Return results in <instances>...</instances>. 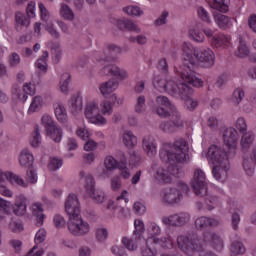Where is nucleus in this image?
<instances>
[{
	"mask_svg": "<svg viewBox=\"0 0 256 256\" xmlns=\"http://www.w3.org/2000/svg\"><path fill=\"white\" fill-rule=\"evenodd\" d=\"M32 147H39L41 145V132H39V126L36 125L32 133V139L30 140Z\"/></svg>",
	"mask_w": 256,
	"mask_h": 256,
	"instance_id": "38",
	"label": "nucleus"
},
{
	"mask_svg": "<svg viewBox=\"0 0 256 256\" xmlns=\"http://www.w3.org/2000/svg\"><path fill=\"white\" fill-rule=\"evenodd\" d=\"M54 111L56 119H58L60 123H67V110L65 109V106H63V104H56Z\"/></svg>",
	"mask_w": 256,
	"mask_h": 256,
	"instance_id": "28",
	"label": "nucleus"
},
{
	"mask_svg": "<svg viewBox=\"0 0 256 256\" xmlns=\"http://www.w3.org/2000/svg\"><path fill=\"white\" fill-rule=\"evenodd\" d=\"M85 189L86 193H92L95 191V178H93V175L88 174L85 179Z\"/></svg>",
	"mask_w": 256,
	"mask_h": 256,
	"instance_id": "47",
	"label": "nucleus"
},
{
	"mask_svg": "<svg viewBox=\"0 0 256 256\" xmlns=\"http://www.w3.org/2000/svg\"><path fill=\"white\" fill-rule=\"evenodd\" d=\"M182 199L183 194L181 193V190L177 188L165 189L162 195V201L166 205H177L178 203H181Z\"/></svg>",
	"mask_w": 256,
	"mask_h": 256,
	"instance_id": "14",
	"label": "nucleus"
},
{
	"mask_svg": "<svg viewBox=\"0 0 256 256\" xmlns=\"http://www.w3.org/2000/svg\"><path fill=\"white\" fill-rule=\"evenodd\" d=\"M248 56H249V48L247 47V44H245V41L240 39L238 50L236 51V57H240V59H243Z\"/></svg>",
	"mask_w": 256,
	"mask_h": 256,
	"instance_id": "37",
	"label": "nucleus"
},
{
	"mask_svg": "<svg viewBox=\"0 0 256 256\" xmlns=\"http://www.w3.org/2000/svg\"><path fill=\"white\" fill-rule=\"evenodd\" d=\"M142 147L148 157H155L157 155V144L153 136H146L142 140Z\"/></svg>",
	"mask_w": 256,
	"mask_h": 256,
	"instance_id": "18",
	"label": "nucleus"
},
{
	"mask_svg": "<svg viewBox=\"0 0 256 256\" xmlns=\"http://www.w3.org/2000/svg\"><path fill=\"white\" fill-rule=\"evenodd\" d=\"M129 165H131L132 167H137V165H141V156L136 152H131Z\"/></svg>",
	"mask_w": 256,
	"mask_h": 256,
	"instance_id": "57",
	"label": "nucleus"
},
{
	"mask_svg": "<svg viewBox=\"0 0 256 256\" xmlns=\"http://www.w3.org/2000/svg\"><path fill=\"white\" fill-rule=\"evenodd\" d=\"M63 165V160L57 157L50 158L48 169L50 171H57Z\"/></svg>",
	"mask_w": 256,
	"mask_h": 256,
	"instance_id": "49",
	"label": "nucleus"
},
{
	"mask_svg": "<svg viewBox=\"0 0 256 256\" xmlns=\"http://www.w3.org/2000/svg\"><path fill=\"white\" fill-rule=\"evenodd\" d=\"M219 222L213 218L201 216L195 220L196 229H207V227H216Z\"/></svg>",
	"mask_w": 256,
	"mask_h": 256,
	"instance_id": "23",
	"label": "nucleus"
},
{
	"mask_svg": "<svg viewBox=\"0 0 256 256\" xmlns=\"http://www.w3.org/2000/svg\"><path fill=\"white\" fill-rule=\"evenodd\" d=\"M60 15L66 21H73L75 19V13L69 5L62 3L60 7Z\"/></svg>",
	"mask_w": 256,
	"mask_h": 256,
	"instance_id": "29",
	"label": "nucleus"
},
{
	"mask_svg": "<svg viewBox=\"0 0 256 256\" xmlns=\"http://www.w3.org/2000/svg\"><path fill=\"white\" fill-rule=\"evenodd\" d=\"M69 81H71V74L64 73L61 76L60 80V91H62L65 95L69 93Z\"/></svg>",
	"mask_w": 256,
	"mask_h": 256,
	"instance_id": "34",
	"label": "nucleus"
},
{
	"mask_svg": "<svg viewBox=\"0 0 256 256\" xmlns=\"http://www.w3.org/2000/svg\"><path fill=\"white\" fill-rule=\"evenodd\" d=\"M7 183H16L20 187H27L28 183L21 177L11 172H0V193L4 197H13V192L7 187Z\"/></svg>",
	"mask_w": 256,
	"mask_h": 256,
	"instance_id": "6",
	"label": "nucleus"
},
{
	"mask_svg": "<svg viewBox=\"0 0 256 256\" xmlns=\"http://www.w3.org/2000/svg\"><path fill=\"white\" fill-rule=\"evenodd\" d=\"M102 113L103 115H111L113 113V104L105 100L102 103Z\"/></svg>",
	"mask_w": 256,
	"mask_h": 256,
	"instance_id": "60",
	"label": "nucleus"
},
{
	"mask_svg": "<svg viewBox=\"0 0 256 256\" xmlns=\"http://www.w3.org/2000/svg\"><path fill=\"white\" fill-rule=\"evenodd\" d=\"M9 228L13 233H21L23 231V223L21 222H10Z\"/></svg>",
	"mask_w": 256,
	"mask_h": 256,
	"instance_id": "63",
	"label": "nucleus"
},
{
	"mask_svg": "<svg viewBox=\"0 0 256 256\" xmlns=\"http://www.w3.org/2000/svg\"><path fill=\"white\" fill-rule=\"evenodd\" d=\"M191 219V215L187 212H179L170 216L162 217V223L169 225L170 227H183L188 224Z\"/></svg>",
	"mask_w": 256,
	"mask_h": 256,
	"instance_id": "10",
	"label": "nucleus"
},
{
	"mask_svg": "<svg viewBox=\"0 0 256 256\" xmlns=\"http://www.w3.org/2000/svg\"><path fill=\"white\" fill-rule=\"evenodd\" d=\"M47 59H49V52L44 51L42 56L37 60L35 66L43 73H47Z\"/></svg>",
	"mask_w": 256,
	"mask_h": 256,
	"instance_id": "33",
	"label": "nucleus"
},
{
	"mask_svg": "<svg viewBox=\"0 0 256 256\" xmlns=\"http://www.w3.org/2000/svg\"><path fill=\"white\" fill-rule=\"evenodd\" d=\"M231 169L229 159H225L223 162L214 164L212 168V175L217 181H221L223 177H227V172Z\"/></svg>",
	"mask_w": 256,
	"mask_h": 256,
	"instance_id": "16",
	"label": "nucleus"
},
{
	"mask_svg": "<svg viewBox=\"0 0 256 256\" xmlns=\"http://www.w3.org/2000/svg\"><path fill=\"white\" fill-rule=\"evenodd\" d=\"M123 11L127 15H132L134 17H141V15H143V10L138 6H127L123 8Z\"/></svg>",
	"mask_w": 256,
	"mask_h": 256,
	"instance_id": "44",
	"label": "nucleus"
},
{
	"mask_svg": "<svg viewBox=\"0 0 256 256\" xmlns=\"http://www.w3.org/2000/svg\"><path fill=\"white\" fill-rule=\"evenodd\" d=\"M117 27L120 29V31H131L132 33H141V28L133 21L129 19L124 20H118L117 21Z\"/></svg>",
	"mask_w": 256,
	"mask_h": 256,
	"instance_id": "22",
	"label": "nucleus"
},
{
	"mask_svg": "<svg viewBox=\"0 0 256 256\" xmlns=\"http://www.w3.org/2000/svg\"><path fill=\"white\" fill-rule=\"evenodd\" d=\"M20 165L22 167H26L28 170L26 171V179L29 183H35L37 181V173L33 170V163L35 158H33V154L29 151V149H23L20 153Z\"/></svg>",
	"mask_w": 256,
	"mask_h": 256,
	"instance_id": "7",
	"label": "nucleus"
},
{
	"mask_svg": "<svg viewBox=\"0 0 256 256\" xmlns=\"http://www.w3.org/2000/svg\"><path fill=\"white\" fill-rule=\"evenodd\" d=\"M88 195H90L91 199L95 201V203H103L105 201V192L101 190L94 189L92 192H88Z\"/></svg>",
	"mask_w": 256,
	"mask_h": 256,
	"instance_id": "39",
	"label": "nucleus"
},
{
	"mask_svg": "<svg viewBox=\"0 0 256 256\" xmlns=\"http://www.w3.org/2000/svg\"><path fill=\"white\" fill-rule=\"evenodd\" d=\"M54 224H55V227L57 229H61L63 228L65 225H66V221H65V218H63V216L59 215V214H56L54 216Z\"/></svg>",
	"mask_w": 256,
	"mask_h": 256,
	"instance_id": "61",
	"label": "nucleus"
},
{
	"mask_svg": "<svg viewBox=\"0 0 256 256\" xmlns=\"http://www.w3.org/2000/svg\"><path fill=\"white\" fill-rule=\"evenodd\" d=\"M110 185H111L112 191H119V189H121V187L123 186L121 183V177L119 176L112 177Z\"/></svg>",
	"mask_w": 256,
	"mask_h": 256,
	"instance_id": "59",
	"label": "nucleus"
},
{
	"mask_svg": "<svg viewBox=\"0 0 256 256\" xmlns=\"http://www.w3.org/2000/svg\"><path fill=\"white\" fill-rule=\"evenodd\" d=\"M194 56L200 63L201 67L209 69L215 65V53H213L209 48L194 50Z\"/></svg>",
	"mask_w": 256,
	"mask_h": 256,
	"instance_id": "11",
	"label": "nucleus"
},
{
	"mask_svg": "<svg viewBox=\"0 0 256 256\" xmlns=\"http://www.w3.org/2000/svg\"><path fill=\"white\" fill-rule=\"evenodd\" d=\"M183 173H181V170L177 168L175 165L168 166V170H165L163 168H159L156 172V179L160 183H171L173 181V177H181Z\"/></svg>",
	"mask_w": 256,
	"mask_h": 256,
	"instance_id": "12",
	"label": "nucleus"
},
{
	"mask_svg": "<svg viewBox=\"0 0 256 256\" xmlns=\"http://www.w3.org/2000/svg\"><path fill=\"white\" fill-rule=\"evenodd\" d=\"M170 120L160 124V129L165 133H175L178 129L184 127L185 122L181 117V113L177 111V108H173L170 113Z\"/></svg>",
	"mask_w": 256,
	"mask_h": 256,
	"instance_id": "8",
	"label": "nucleus"
},
{
	"mask_svg": "<svg viewBox=\"0 0 256 256\" xmlns=\"http://www.w3.org/2000/svg\"><path fill=\"white\" fill-rule=\"evenodd\" d=\"M184 101H185L186 109L188 111H195V109L197 108V105H199V103L193 100L191 97L184 99Z\"/></svg>",
	"mask_w": 256,
	"mask_h": 256,
	"instance_id": "62",
	"label": "nucleus"
},
{
	"mask_svg": "<svg viewBox=\"0 0 256 256\" xmlns=\"http://www.w3.org/2000/svg\"><path fill=\"white\" fill-rule=\"evenodd\" d=\"M189 145L185 139L176 140L170 150H162L160 159L165 163H185L189 159Z\"/></svg>",
	"mask_w": 256,
	"mask_h": 256,
	"instance_id": "4",
	"label": "nucleus"
},
{
	"mask_svg": "<svg viewBox=\"0 0 256 256\" xmlns=\"http://www.w3.org/2000/svg\"><path fill=\"white\" fill-rule=\"evenodd\" d=\"M214 21L220 29H227L231 25V18L219 13H214Z\"/></svg>",
	"mask_w": 256,
	"mask_h": 256,
	"instance_id": "27",
	"label": "nucleus"
},
{
	"mask_svg": "<svg viewBox=\"0 0 256 256\" xmlns=\"http://www.w3.org/2000/svg\"><path fill=\"white\" fill-rule=\"evenodd\" d=\"M197 14L199 19H201V21H204V23H211V16H209V12H207L205 8L199 7L197 10Z\"/></svg>",
	"mask_w": 256,
	"mask_h": 256,
	"instance_id": "53",
	"label": "nucleus"
},
{
	"mask_svg": "<svg viewBox=\"0 0 256 256\" xmlns=\"http://www.w3.org/2000/svg\"><path fill=\"white\" fill-rule=\"evenodd\" d=\"M204 241L205 243H210L216 251H221V249H223V240H221V237L214 232H205Z\"/></svg>",
	"mask_w": 256,
	"mask_h": 256,
	"instance_id": "21",
	"label": "nucleus"
},
{
	"mask_svg": "<svg viewBox=\"0 0 256 256\" xmlns=\"http://www.w3.org/2000/svg\"><path fill=\"white\" fill-rule=\"evenodd\" d=\"M224 145L228 149V154L225 150L217 145H211L207 152V159L212 161L214 165L223 163L225 159L235 157V149L237 148V131L235 128H228L223 134Z\"/></svg>",
	"mask_w": 256,
	"mask_h": 256,
	"instance_id": "3",
	"label": "nucleus"
},
{
	"mask_svg": "<svg viewBox=\"0 0 256 256\" xmlns=\"http://www.w3.org/2000/svg\"><path fill=\"white\" fill-rule=\"evenodd\" d=\"M101 75H113V77H118L120 81H125L129 79V73L127 70L119 68L117 65H107L100 70Z\"/></svg>",
	"mask_w": 256,
	"mask_h": 256,
	"instance_id": "15",
	"label": "nucleus"
},
{
	"mask_svg": "<svg viewBox=\"0 0 256 256\" xmlns=\"http://www.w3.org/2000/svg\"><path fill=\"white\" fill-rule=\"evenodd\" d=\"M156 103L157 105H162V107H168V109L171 110L175 108V106L171 104V101H169V98H167L166 96H158L156 98Z\"/></svg>",
	"mask_w": 256,
	"mask_h": 256,
	"instance_id": "52",
	"label": "nucleus"
},
{
	"mask_svg": "<svg viewBox=\"0 0 256 256\" xmlns=\"http://www.w3.org/2000/svg\"><path fill=\"white\" fill-rule=\"evenodd\" d=\"M145 111V96H139L135 105L136 113H143Z\"/></svg>",
	"mask_w": 256,
	"mask_h": 256,
	"instance_id": "58",
	"label": "nucleus"
},
{
	"mask_svg": "<svg viewBox=\"0 0 256 256\" xmlns=\"http://www.w3.org/2000/svg\"><path fill=\"white\" fill-rule=\"evenodd\" d=\"M42 124L44 125L46 131H49V129H52V127H55L57 124H55V121H53V118L49 115L42 116Z\"/></svg>",
	"mask_w": 256,
	"mask_h": 256,
	"instance_id": "54",
	"label": "nucleus"
},
{
	"mask_svg": "<svg viewBox=\"0 0 256 256\" xmlns=\"http://www.w3.org/2000/svg\"><path fill=\"white\" fill-rule=\"evenodd\" d=\"M253 141H255V135L251 132H247L243 134L240 145L244 151H247V149L253 145Z\"/></svg>",
	"mask_w": 256,
	"mask_h": 256,
	"instance_id": "30",
	"label": "nucleus"
},
{
	"mask_svg": "<svg viewBox=\"0 0 256 256\" xmlns=\"http://www.w3.org/2000/svg\"><path fill=\"white\" fill-rule=\"evenodd\" d=\"M32 214L36 217V223L38 227L43 225L45 220V214H43V205L39 202L32 204Z\"/></svg>",
	"mask_w": 256,
	"mask_h": 256,
	"instance_id": "25",
	"label": "nucleus"
},
{
	"mask_svg": "<svg viewBox=\"0 0 256 256\" xmlns=\"http://www.w3.org/2000/svg\"><path fill=\"white\" fill-rule=\"evenodd\" d=\"M122 243L128 251H135L137 249V237L135 238H129V237H124L122 239Z\"/></svg>",
	"mask_w": 256,
	"mask_h": 256,
	"instance_id": "40",
	"label": "nucleus"
},
{
	"mask_svg": "<svg viewBox=\"0 0 256 256\" xmlns=\"http://www.w3.org/2000/svg\"><path fill=\"white\" fill-rule=\"evenodd\" d=\"M163 240L157 238L156 236H151L146 240V247L142 248V256H157V248L155 245H161Z\"/></svg>",
	"mask_w": 256,
	"mask_h": 256,
	"instance_id": "17",
	"label": "nucleus"
},
{
	"mask_svg": "<svg viewBox=\"0 0 256 256\" xmlns=\"http://www.w3.org/2000/svg\"><path fill=\"white\" fill-rule=\"evenodd\" d=\"M104 165L107 171H114V169L119 167V162H117L113 156H107L104 160Z\"/></svg>",
	"mask_w": 256,
	"mask_h": 256,
	"instance_id": "43",
	"label": "nucleus"
},
{
	"mask_svg": "<svg viewBox=\"0 0 256 256\" xmlns=\"http://www.w3.org/2000/svg\"><path fill=\"white\" fill-rule=\"evenodd\" d=\"M65 211L69 216L68 230L75 237H83L89 233V223L83 221L81 218V208L79 206V199L77 195L70 194L65 202Z\"/></svg>",
	"mask_w": 256,
	"mask_h": 256,
	"instance_id": "2",
	"label": "nucleus"
},
{
	"mask_svg": "<svg viewBox=\"0 0 256 256\" xmlns=\"http://www.w3.org/2000/svg\"><path fill=\"white\" fill-rule=\"evenodd\" d=\"M47 137H50L54 143H61L63 137V130L59 126H54L46 131Z\"/></svg>",
	"mask_w": 256,
	"mask_h": 256,
	"instance_id": "26",
	"label": "nucleus"
},
{
	"mask_svg": "<svg viewBox=\"0 0 256 256\" xmlns=\"http://www.w3.org/2000/svg\"><path fill=\"white\" fill-rule=\"evenodd\" d=\"M230 251L233 256L245 254L246 248L242 242L236 241L231 244Z\"/></svg>",
	"mask_w": 256,
	"mask_h": 256,
	"instance_id": "36",
	"label": "nucleus"
},
{
	"mask_svg": "<svg viewBox=\"0 0 256 256\" xmlns=\"http://www.w3.org/2000/svg\"><path fill=\"white\" fill-rule=\"evenodd\" d=\"M123 143L129 149H133L137 145V136L133 135L131 131H126L123 135Z\"/></svg>",
	"mask_w": 256,
	"mask_h": 256,
	"instance_id": "31",
	"label": "nucleus"
},
{
	"mask_svg": "<svg viewBox=\"0 0 256 256\" xmlns=\"http://www.w3.org/2000/svg\"><path fill=\"white\" fill-rule=\"evenodd\" d=\"M84 115L90 123H94L95 125H105L107 123V120L99 114V106L95 103L86 105Z\"/></svg>",
	"mask_w": 256,
	"mask_h": 256,
	"instance_id": "13",
	"label": "nucleus"
},
{
	"mask_svg": "<svg viewBox=\"0 0 256 256\" xmlns=\"http://www.w3.org/2000/svg\"><path fill=\"white\" fill-rule=\"evenodd\" d=\"M15 22L22 27H29L30 20L25 16V14L21 12H16L15 14Z\"/></svg>",
	"mask_w": 256,
	"mask_h": 256,
	"instance_id": "46",
	"label": "nucleus"
},
{
	"mask_svg": "<svg viewBox=\"0 0 256 256\" xmlns=\"http://www.w3.org/2000/svg\"><path fill=\"white\" fill-rule=\"evenodd\" d=\"M134 227H135L134 235L136 239H141V235L143 231H145V224H143V221L141 220H135Z\"/></svg>",
	"mask_w": 256,
	"mask_h": 256,
	"instance_id": "48",
	"label": "nucleus"
},
{
	"mask_svg": "<svg viewBox=\"0 0 256 256\" xmlns=\"http://www.w3.org/2000/svg\"><path fill=\"white\" fill-rule=\"evenodd\" d=\"M13 213L18 217H23L27 213V198L24 195L16 197L13 205Z\"/></svg>",
	"mask_w": 256,
	"mask_h": 256,
	"instance_id": "20",
	"label": "nucleus"
},
{
	"mask_svg": "<svg viewBox=\"0 0 256 256\" xmlns=\"http://www.w3.org/2000/svg\"><path fill=\"white\" fill-rule=\"evenodd\" d=\"M191 185L195 195L198 197H207V182H205V172L203 170H195Z\"/></svg>",
	"mask_w": 256,
	"mask_h": 256,
	"instance_id": "9",
	"label": "nucleus"
},
{
	"mask_svg": "<svg viewBox=\"0 0 256 256\" xmlns=\"http://www.w3.org/2000/svg\"><path fill=\"white\" fill-rule=\"evenodd\" d=\"M179 249L186 255H193L196 251H201V241L199 236L195 233L188 234L187 236H179L177 238Z\"/></svg>",
	"mask_w": 256,
	"mask_h": 256,
	"instance_id": "5",
	"label": "nucleus"
},
{
	"mask_svg": "<svg viewBox=\"0 0 256 256\" xmlns=\"http://www.w3.org/2000/svg\"><path fill=\"white\" fill-rule=\"evenodd\" d=\"M119 87V81L112 79L109 80L108 82L102 84L99 89L101 94L105 97L106 95H109L113 93L116 89Z\"/></svg>",
	"mask_w": 256,
	"mask_h": 256,
	"instance_id": "24",
	"label": "nucleus"
},
{
	"mask_svg": "<svg viewBox=\"0 0 256 256\" xmlns=\"http://www.w3.org/2000/svg\"><path fill=\"white\" fill-rule=\"evenodd\" d=\"M228 42L229 38H227V36H225L224 34L214 35V37H212V41H210L212 47H215L216 49H219V47H223V45Z\"/></svg>",
	"mask_w": 256,
	"mask_h": 256,
	"instance_id": "32",
	"label": "nucleus"
},
{
	"mask_svg": "<svg viewBox=\"0 0 256 256\" xmlns=\"http://www.w3.org/2000/svg\"><path fill=\"white\" fill-rule=\"evenodd\" d=\"M70 104L72 113H78V111L83 109V100L79 96H73L70 99Z\"/></svg>",
	"mask_w": 256,
	"mask_h": 256,
	"instance_id": "35",
	"label": "nucleus"
},
{
	"mask_svg": "<svg viewBox=\"0 0 256 256\" xmlns=\"http://www.w3.org/2000/svg\"><path fill=\"white\" fill-rule=\"evenodd\" d=\"M212 8L220 13H227L229 11V6L225 3V0H213Z\"/></svg>",
	"mask_w": 256,
	"mask_h": 256,
	"instance_id": "41",
	"label": "nucleus"
},
{
	"mask_svg": "<svg viewBox=\"0 0 256 256\" xmlns=\"http://www.w3.org/2000/svg\"><path fill=\"white\" fill-rule=\"evenodd\" d=\"M47 238V231L45 229H40L35 236V243H43Z\"/></svg>",
	"mask_w": 256,
	"mask_h": 256,
	"instance_id": "64",
	"label": "nucleus"
},
{
	"mask_svg": "<svg viewBox=\"0 0 256 256\" xmlns=\"http://www.w3.org/2000/svg\"><path fill=\"white\" fill-rule=\"evenodd\" d=\"M189 37H191L193 41H196V43H203V41H205V35L199 30H190Z\"/></svg>",
	"mask_w": 256,
	"mask_h": 256,
	"instance_id": "51",
	"label": "nucleus"
},
{
	"mask_svg": "<svg viewBox=\"0 0 256 256\" xmlns=\"http://www.w3.org/2000/svg\"><path fill=\"white\" fill-rule=\"evenodd\" d=\"M46 31L53 37V39H59L61 37V34L59 31H57V28H55V25L53 22H48L45 26Z\"/></svg>",
	"mask_w": 256,
	"mask_h": 256,
	"instance_id": "50",
	"label": "nucleus"
},
{
	"mask_svg": "<svg viewBox=\"0 0 256 256\" xmlns=\"http://www.w3.org/2000/svg\"><path fill=\"white\" fill-rule=\"evenodd\" d=\"M183 65L176 69L178 75L184 82L177 83L173 80H158L155 89H164L172 97H181L182 100L189 99L193 95V87H203V80L195 76L193 68L197 65V59L193 57V52L184 50L182 57Z\"/></svg>",
	"mask_w": 256,
	"mask_h": 256,
	"instance_id": "1",
	"label": "nucleus"
},
{
	"mask_svg": "<svg viewBox=\"0 0 256 256\" xmlns=\"http://www.w3.org/2000/svg\"><path fill=\"white\" fill-rule=\"evenodd\" d=\"M244 97H245V91H243V89L241 88H237L236 90H234L232 94V103L234 105H239V103L243 101Z\"/></svg>",
	"mask_w": 256,
	"mask_h": 256,
	"instance_id": "45",
	"label": "nucleus"
},
{
	"mask_svg": "<svg viewBox=\"0 0 256 256\" xmlns=\"http://www.w3.org/2000/svg\"><path fill=\"white\" fill-rule=\"evenodd\" d=\"M41 107H43V98L36 96L33 98L28 111L29 113H35V111L41 109Z\"/></svg>",
	"mask_w": 256,
	"mask_h": 256,
	"instance_id": "42",
	"label": "nucleus"
},
{
	"mask_svg": "<svg viewBox=\"0 0 256 256\" xmlns=\"http://www.w3.org/2000/svg\"><path fill=\"white\" fill-rule=\"evenodd\" d=\"M107 237H109V232L105 228L96 229L97 241H99L100 243H103V241H105V239H107Z\"/></svg>",
	"mask_w": 256,
	"mask_h": 256,
	"instance_id": "55",
	"label": "nucleus"
},
{
	"mask_svg": "<svg viewBox=\"0 0 256 256\" xmlns=\"http://www.w3.org/2000/svg\"><path fill=\"white\" fill-rule=\"evenodd\" d=\"M167 17H169V12L163 11L162 14L160 15V17H158L154 21V25L156 27H161V25H166L167 24Z\"/></svg>",
	"mask_w": 256,
	"mask_h": 256,
	"instance_id": "56",
	"label": "nucleus"
},
{
	"mask_svg": "<svg viewBox=\"0 0 256 256\" xmlns=\"http://www.w3.org/2000/svg\"><path fill=\"white\" fill-rule=\"evenodd\" d=\"M243 169L245 173L249 176L252 177L253 173H255V165H256V147L252 151V155L246 156L243 159Z\"/></svg>",
	"mask_w": 256,
	"mask_h": 256,
	"instance_id": "19",
	"label": "nucleus"
}]
</instances>
